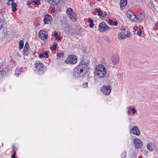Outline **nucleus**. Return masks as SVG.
<instances>
[{
  "instance_id": "f257e3e1",
  "label": "nucleus",
  "mask_w": 158,
  "mask_h": 158,
  "mask_svg": "<svg viewBox=\"0 0 158 158\" xmlns=\"http://www.w3.org/2000/svg\"><path fill=\"white\" fill-rule=\"evenodd\" d=\"M89 62L85 60H81L79 64L74 68L72 73V77L75 79L82 77L85 75Z\"/></svg>"
},
{
  "instance_id": "f03ea898",
  "label": "nucleus",
  "mask_w": 158,
  "mask_h": 158,
  "mask_svg": "<svg viewBox=\"0 0 158 158\" xmlns=\"http://www.w3.org/2000/svg\"><path fill=\"white\" fill-rule=\"evenodd\" d=\"M106 68L101 64H98L96 66L95 71L94 72L95 75L100 78H103L106 76Z\"/></svg>"
},
{
  "instance_id": "7ed1b4c3",
  "label": "nucleus",
  "mask_w": 158,
  "mask_h": 158,
  "mask_svg": "<svg viewBox=\"0 0 158 158\" xmlns=\"http://www.w3.org/2000/svg\"><path fill=\"white\" fill-rule=\"evenodd\" d=\"M9 66H6L4 65V63L1 64L0 65V81H1L3 77H5L6 75V72L10 71L11 70V68H8Z\"/></svg>"
},
{
  "instance_id": "20e7f679",
  "label": "nucleus",
  "mask_w": 158,
  "mask_h": 158,
  "mask_svg": "<svg viewBox=\"0 0 158 158\" xmlns=\"http://www.w3.org/2000/svg\"><path fill=\"white\" fill-rule=\"evenodd\" d=\"M35 66L37 73L40 75L43 74L46 71V67L39 61L36 62Z\"/></svg>"
},
{
  "instance_id": "39448f33",
  "label": "nucleus",
  "mask_w": 158,
  "mask_h": 158,
  "mask_svg": "<svg viewBox=\"0 0 158 158\" xmlns=\"http://www.w3.org/2000/svg\"><path fill=\"white\" fill-rule=\"evenodd\" d=\"M66 13L68 16L73 21L75 22L77 20L76 14L70 8H67L66 10Z\"/></svg>"
},
{
  "instance_id": "423d86ee",
  "label": "nucleus",
  "mask_w": 158,
  "mask_h": 158,
  "mask_svg": "<svg viewBox=\"0 0 158 158\" xmlns=\"http://www.w3.org/2000/svg\"><path fill=\"white\" fill-rule=\"evenodd\" d=\"M77 61V57L74 55L69 56L68 58L65 61V62L67 64H73L76 63Z\"/></svg>"
},
{
  "instance_id": "0eeeda50",
  "label": "nucleus",
  "mask_w": 158,
  "mask_h": 158,
  "mask_svg": "<svg viewBox=\"0 0 158 158\" xmlns=\"http://www.w3.org/2000/svg\"><path fill=\"white\" fill-rule=\"evenodd\" d=\"M100 90L104 94L108 95L110 94L111 91V86L109 85L107 86L103 85Z\"/></svg>"
},
{
  "instance_id": "6e6552de",
  "label": "nucleus",
  "mask_w": 158,
  "mask_h": 158,
  "mask_svg": "<svg viewBox=\"0 0 158 158\" xmlns=\"http://www.w3.org/2000/svg\"><path fill=\"white\" fill-rule=\"evenodd\" d=\"M127 16L131 20L134 22L137 21L136 15L133 11L128 10L127 11Z\"/></svg>"
},
{
  "instance_id": "1a4fd4ad",
  "label": "nucleus",
  "mask_w": 158,
  "mask_h": 158,
  "mask_svg": "<svg viewBox=\"0 0 158 158\" xmlns=\"http://www.w3.org/2000/svg\"><path fill=\"white\" fill-rule=\"evenodd\" d=\"M98 29L100 31L103 32L107 31L109 28L106 23L105 22H102L100 23Z\"/></svg>"
},
{
  "instance_id": "9d476101",
  "label": "nucleus",
  "mask_w": 158,
  "mask_h": 158,
  "mask_svg": "<svg viewBox=\"0 0 158 158\" xmlns=\"http://www.w3.org/2000/svg\"><path fill=\"white\" fill-rule=\"evenodd\" d=\"M39 35L40 39L43 40L46 39L48 37L47 32L46 31L43 30L40 31Z\"/></svg>"
},
{
  "instance_id": "9b49d317",
  "label": "nucleus",
  "mask_w": 158,
  "mask_h": 158,
  "mask_svg": "<svg viewBox=\"0 0 158 158\" xmlns=\"http://www.w3.org/2000/svg\"><path fill=\"white\" fill-rule=\"evenodd\" d=\"M135 147L136 148H141L142 146V141L139 139L135 138L134 140Z\"/></svg>"
},
{
  "instance_id": "f8f14e48",
  "label": "nucleus",
  "mask_w": 158,
  "mask_h": 158,
  "mask_svg": "<svg viewBox=\"0 0 158 158\" xmlns=\"http://www.w3.org/2000/svg\"><path fill=\"white\" fill-rule=\"evenodd\" d=\"M52 18L51 15L46 14L44 15V21L45 24H48L51 23V19Z\"/></svg>"
},
{
  "instance_id": "ddd939ff",
  "label": "nucleus",
  "mask_w": 158,
  "mask_h": 158,
  "mask_svg": "<svg viewBox=\"0 0 158 158\" xmlns=\"http://www.w3.org/2000/svg\"><path fill=\"white\" fill-rule=\"evenodd\" d=\"M130 133H132L133 134L137 135H139L140 134L139 129L138 127L136 126L131 128L130 131Z\"/></svg>"
},
{
  "instance_id": "4468645a",
  "label": "nucleus",
  "mask_w": 158,
  "mask_h": 158,
  "mask_svg": "<svg viewBox=\"0 0 158 158\" xmlns=\"http://www.w3.org/2000/svg\"><path fill=\"white\" fill-rule=\"evenodd\" d=\"M127 32V34H125V32H120L118 34V38H120L121 39H123L126 37H129L130 35V32Z\"/></svg>"
},
{
  "instance_id": "2eb2a0df",
  "label": "nucleus",
  "mask_w": 158,
  "mask_h": 158,
  "mask_svg": "<svg viewBox=\"0 0 158 158\" xmlns=\"http://www.w3.org/2000/svg\"><path fill=\"white\" fill-rule=\"evenodd\" d=\"M7 34L6 30L5 27H3L2 30H0V39H3Z\"/></svg>"
},
{
  "instance_id": "dca6fc26",
  "label": "nucleus",
  "mask_w": 158,
  "mask_h": 158,
  "mask_svg": "<svg viewBox=\"0 0 158 158\" xmlns=\"http://www.w3.org/2000/svg\"><path fill=\"white\" fill-rule=\"evenodd\" d=\"M136 17L137 21H141L144 18V15L143 13L141 12L139 13V14H138L136 16Z\"/></svg>"
},
{
  "instance_id": "f3484780",
  "label": "nucleus",
  "mask_w": 158,
  "mask_h": 158,
  "mask_svg": "<svg viewBox=\"0 0 158 158\" xmlns=\"http://www.w3.org/2000/svg\"><path fill=\"white\" fill-rule=\"evenodd\" d=\"M23 69L22 68L17 69L15 71L14 75L16 77H18L20 75Z\"/></svg>"
},
{
  "instance_id": "a211bd4d",
  "label": "nucleus",
  "mask_w": 158,
  "mask_h": 158,
  "mask_svg": "<svg viewBox=\"0 0 158 158\" xmlns=\"http://www.w3.org/2000/svg\"><path fill=\"white\" fill-rule=\"evenodd\" d=\"M29 48V47H24L23 51V53L24 56H28L29 52L28 48Z\"/></svg>"
},
{
  "instance_id": "6ab92c4d",
  "label": "nucleus",
  "mask_w": 158,
  "mask_h": 158,
  "mask_svg": "<svg viewBox=\"0 0 158 158\" xmlns=\"http://www.w3.org/2000/svg\"><path fill=\"white\" fill-rule=\"evenodd\" d=\"M60 0H47V2L50 4L54 6L56 5Z\"/></svg>"
},
{
  "instance_id": "aec40b11",
  "label": "nucleus",
  "mask_w": 158,
  "mask_h": 158,
  "mask_svg": "<svg viewBox=\"0 0 158 158\" xmlns=\"http://www.w3.org/2000/svg\"><path fill=\"white\" fill-rule=\"evenodd\" d=\"M147 149L150 151L152 152L154 149L153 144L152 143H148L147 145Z\"/></svg>"
},
{
  "instance_id": "412c9836",
  "label": "nucleus",
  "mask_w": 158,
  "mask_h": 158,
  "mask_svg": "<svg viewBox=\"0 0 158 158\" xmlns=\"http://www.w3.org/2000/svg\"><path fill=\"white\" fill-rule=\"evenodd\" d=\"M11 5L12 8V11L13 12H15L17 10V9L16 8L17 5L16 3L14 2H12L11 3Z\"/></svg>"
},
{
  "instance_id": "4be33fe9",
  "label": "nucleus",
  "mask_w": 158,
  "mask_h": 158,
  "mask_svg": "<svg viewBox=\"0 0 158 158\" xmlns=\"http://www.w3.org/2000/svg\"><path fill=\"white\" fill-rule=\"evenodd\" d=\"M6 23L4 20L2 18H0V30H2V28L4 27L3 26H5Z\"/></svg>"
},
{
  "instance_id": "5701e85b",
  "label": "nucleus",
  "mask_w": 158,
  "mask_h": 158,
  "mask_svg": "<svg viewBox=\"0 0 158 158\" xmlns=\"http://www.w3.org/2000/svg\"><path fill=\"white\" fill-rule=\"evenodd\" d=\"M127 0H121L120 6L121 8L125 7L127 4Z\"/></svg>"
},
{
  "instance_id": "b1692460",
  "label": "nucleus",
  "mask_w": 158,
  "mask_h": 158,
  "mask_svg": "<svg viewBox=\"0 0 158 158\" xmlns=\"http://www.w3.org/2000/svg\"><path fill=\"white\" fill-rule=\"evenodd\" d=\"M53 36L57 41H60L61 40L60 37L58 35V34L57 32H55L53 34Z\"/></svg>"
},
{
  "instance_id": "393cba45",
  "label": "nucleus",
  "mask_w": 158,
  "mask_h": 158,
  "mask_svg": "<svg viewBox=\"0 0 158 158\" xmlns=\"http://www.w3.org/2000/svg\"><path fill=\"white\" fill-rule=\"evenodd\" d=\"M24 45V42L22 40H20L19 43V48L20 50L23 48Z\"/></svg>"
},
{
  "instance_id": "a878e982",
  "label": "nucleus",
  "mask_w": 158,
  "mask_h": 158,
  "mask_svg": "<svg viewBox=\"0 0 158 158\" xmlns=\"http://www.w3.org/2000/svg\"><path fill=\"white\" fill-rule=\"evenodd\" d=\"M118 59L115 56H113L112 57V62L114 64H117L118 62Z\"/></svg>"
},
{
  "instance_id": "bb28decb",
  "label": "nucleus",
  "mask_w": 158,
  "mask_h": 158,
  "mask_svg": "<svg viewBox=\"0 0 158 158\" xmlns=\"http://www.w3.org/2000/svg\"><path fill=\"white\" fill-rule=\"evenodd\" d=\"M88 22L89 23H90V24L89 25V27L90 28H92L94 25L93 24V20L92 19L89 18L88 20Z\"/></svg>"
},
{
  "instance_id": "cd10ccee",
  "label": "nucleus",
  "mask_w": 158,
  "mask_h": 158,
  "mask_svg": "<svg viewBox=\"0 0 158 158\" xmlns=\"http://www.w3.org/2000/svg\"><path fill=\"white\" fill-rule=\"evenodd\" d=\"M31 2L33 3L35 5H39L40 4V0H38L36 1L35 0H31Z\"/></svg>"
},
{
  "instance_id": "c85d7f7f",
  "label": "nucleus",
  "mask_w": 158,
  "mask_h": 158,
  "mask_svg": "<svg viewBox=\"0 0 158 158\" xmlns=\"http://www.w3.org/2000/svg\"><path fill=\"white\" fill-rule=\"evenodd\" d=\"M57 44L56 42H54L53 44V46L51 47V49L53 50H55L57 48Z\"/></svg>"
},
{
  "instance_id": "c756f323",
  "label": "nucleus",
  "mask_w": 158,
  "mask_h": 158,
  "mask_svg": "<svg viewBox=\"0 0 158 158\" xmlns=\"http://www.w3.org/2000/svg\"><path fill=\"white\" fill-rule=\"evenodd\" d=\"M64 55L63 52H58L56 56L58 58H60L61 56H64Z\"/></svg>"
},
{
  "instance_id": "7c9ffc66",
  "label": "nucleus",
  "mask_w": 158,
  "mask_h": 158,
  "mask_svg": "<svg viewBox=\"0 0 158 158\" xmlns=\"http://www.w3.org/2000/svg\"><path fill=\"white\" fill-rule=\"evenodd\" d=\"M127 153L126 152H124L121 154V158H125L127 155Z\"/></svg>"
},
{
  "instance_id": "2f4dec72",
  "label": "nucleus",
  "mask_w": 158,
  "mask_h": 158,
  "mask_svg": "<svg viewBox=\"0 0 158 158\" xmlns=\"http://www.w3.org/2000/svg\"><path fill=\"white\" fill-rule=\"evenodd\" d=\"M139 31H138V32H137V34L138 35L140 36V35H141L142 34V32L141 31V28L140 27H139Z\"/></svg>"
},
{
  "instance_id": "473e14b6",
  "label": "nucleus",
  "mask_w": 158,
  "mask_h": 158,
  "mask_svg": "<svg viewBox=\"0 0 158 158\" xmlns=\"http://www.w3.org/2000/svg\"><path fill=\"white\" fill-rule=\"evenodd\" d=\"M44 54L45 55V56L44 57H45L47 58H48V57L49 56L48 55V52L47 51L45 52H44Z\"/></svg>"
},
{
  "instance_id": "72a5a7b5",
  "label": "nucleus",
  "mask_w": 158,
  "mask_h": 158,
  "mask_svg": "<svg viewBox=\"0 0 158 158\" xmlns=\"http://www.w3.org/2000/svg\"><path fill=\"white\" fill-rule=\"evenodd\" d=\"M82 87L83 88H86L88 87V83H85L82 85Z\"/></svg>"
},
{
  "instance_id": "f704fd0d",
  "label": "nucleus",
  "mask_w": 158,
  "mask_h": 158,
  "mask_svg": "<svg viewBox=\"0 0 158 158\" xmlns=\"http://www.w3.org/2000/svg\"><path fill=\"white\" fill-rule=\"evenodd\" d=\"M113 22L112 19H110L109 20V23L110 25H113Z\"/></svg>"
},
{
  "instance_id": "c9c22d12",
  "label": "nucleus",
  "mask_w": 158,
  "mask_h": 158,
  "mask_svg": "<svg viewBox=\"0 0 158 158\" xmlns=\"http://www.w3.org/2000/svg\"><path fill=\"white\" fill-rule=\"evenodd\" d=\"M102 14H103V12L101 10H100V11H99L98 13V15L99 16L102 15Z\"/></svg>"
},
{
  "instance_id": "e433bc0d",
  "label": "nucleus",
  "mask_w": 158,
  "mask_h": 158,
  "mask_svg": "<svg viewBox=\"0 0 158 158\" xmlns=\"http://www.w3.org/2000/svg\"><path fill=\"white\" fill-rule=\"evenodd\" d=\"M120 30L121 31H123L124 32L125 31H126V28H124V27H122L120 29Z\"/></svg>"
},
{
  "instance_id": "4c0bfd02",
  "label": "nucleus",
  "mask_w": 158,
  "mask_h": 158,
  "mask_svg": "<svg viewBox=\"0 0 158 158\" xmlns=\"http://www.w3.org/2000/svg\"><path fill=\"white\" fill-rule=\"evenodd\" d=\"M118 25V22L116 21H115L114 22H113V25L114 26H117Z\"/></svg>"
},
{
  "instance_id": "58836bf2",
  "label": "nucleus",
  "mask_w": 158,
  "mask_h": 158,
  "mask_svg": "<svg viewBox=\"0 0 158 158\" xmlns=\"http://www.w3.org/2000/svg\"><path fill=\"white\" fill-rule=\"evenodd\" d=\"M39 56L40 58H42L44 57V55L43 54L40 53L39 54Z\"/></svg>"
},
{
  "instance_id": "ea45409f",
  "label": "nucleus",
  "mask_w": 158,
  "mask_h": 158,
  "mask_svg": "<svg viewBox=\"0 0 158 158\" xmlns=\"http://www.w3.org/2000/svg\"><path fill=\"white\" fill-rule=\"evenodd\" d=\"M15 158V153L14 152L11 156V158Z\"/></svg>"
},
{
  "instance_id": "a19ab883",
  "label": "nucleus",
  "mask_w": 158,
  "mask_h": 158,
  "mask_svg": "<svg viewBox=\"0 0 158 158\" xmlns=\"http://www.w3.org/2000/svg\"><path fill=\"white\" fill-rule=\"evenodd\" d=\"M24 47H29V43H28V42H26L25 43Z\"/></svg>"
},
{
  "instance_id": "79ce46f5",
  "label": "nucleus",
  "mask_w": 158,
  "mask_h": 158,
  "mask_svg": "<svg viewBox=\"0 0 158 158\" xmlns=\"http://www.w3.org/2000/svg\"><path fill=\"white\" fill-rule=\"evenodd\" d=\"M136 112V110L135 109H132V112L133 114H135Z\"/></svg>"
},
{
  "instance_id": "37998d69",
  "label": "nucleus",
  "mask_w": 158,
  "mask_h": 158,
  "mask_svg": "<svg viewBox=\"0 0 158 158\" xmlns=\"http://www.w3.org/2000/svg\"><path fill=\"white\" fill-rule=\"evenodd\" d=\"M100 10L98 8H96L95 9V11L98 13L99 11H100Z\"/></svg>"
},
{
  "instance_id": "c03bdc74",
  "label": "nucleus",
  "mask_w": 158,
  "mask_h": 158,
  "mask_svg": "<svg viewBox=\"0 0 158 158\" xmlns=\"http://www.w3.org/2000/svg\"><path fill=\"white\" fill-rule=\"evenodd\" d=\"M55 11V9L54 8H52L51 10V11L52 13H54Z\"/></svg>"
},
{
  "instance_id": "a18cd8bd",
  "label": "nucleus",
  "mask_w": 158,
  "mask_h": 158,
  "mask_svg": "<svg viewBox=\"0 0 158 158\" xmlns=\"http://www.w3.org/2000/svg\"><path fill=\"white\" fill-rule=\"evenodd\" d=\"M131 109L129 108L127 110V113L129 114H130L131 113Z\"/></svg>"
},
{
  "instance_id": "49530a36",
  "label": "nucleus",
  "mask_w": 158,
  "mask_h": 158,
  "mask_svg": "<svg viewBox=\"0 0 158 158\" xmlns=\"http://www.w3.org/2000/svg\"><path fill=\"white\" fill-rule=\"evenodd\" d=\"M138 28L136 27H135L134 28H133V29L135 31H138Z\"/></svg>"
},
{
  "instance_id": "de8ad7c7",
  "label": "nucleus",
  "mask_w": 158,
  "mask_h": 158,
  "mask_svg": "<svg viewBox=\"0 0 158 158\" xmlns=\"http://www.w3.org/2000/svg\"><path fill=\"white\" fill-rule=\"evenodd\" d=\"M32 3V2H31H31H28L27 3V5L29 6V5H31V4Z\"/></svg>"
},
{
  "instance_id": "09e8293b",
  "label": "nucleus",
  "mask_w": 158,
  "mask_h": 158,
  "mask_svg": "<svg viewBox=\"0 0 158 158\" xmlns=\"http://www.w3.org/2000/svg\"><path fill=\"white\" fill-rule=\"evenodd\" d=\"M7 5L9 6L10 5H11V3H10V2H7Z\"/></svg>"
},
{
  "instance_id": "8fccbe9b",
  "label": "nucleus",
  "mask_w": 158,
  "mask_h": 158,
  "mask_svg": "<svg viewBox=\"0 0 158 158\" xmlns=\"http://www.w3.org/2000/svg\"><path fill=\"white\" fill-rule=\"evenodd\" d=\"M127 32H130L129 31H125L124 32H125V34H127Z\"/></svg>"
},
{
  "instance_id": "3c124183",
  "label": "nucleus",
  "mask_w": 158,
  "mask_h": 158,
  "mask_svg": "<svg viewBox=\"0 0 158 158\" xmlns=\"http://www.w3.org/2000/svg\"><path fill=\"white\" fill-rule=\"evenodd\" d=\"M139 3L141 2L142 0H136Z\"/></svg>"
},
{
  "instance_id": "603ef678",
  "label": "nucleus",
  "mask_w": 158,
  "mask_h": 158,
  "mask_svg": "<svg viewBox=\"0 0 158 158\" xmlns=\"http://www.w3.org/2000/svg\"><path fill=\"white\" fill-rule=\"evenodd\" d=\"M12 148V149H13V151H14V148H15V147L14 145H13Z\"/></svg>"
},
{
  "instance_id": "864d4df0",
  "label": "nucleus",
  "mask_w": 158,
  "mask_h": 158,
  "mask_svg": "<svg viewBox=\"0 0 158 158\" xmlns=\"http://www.w3.org/2000/svg\"><path fill=\"white\" fill-rule=\"evenodd\" d=\"M8 1H11L12 2H14V0H7Z\"/></svg>"
},
{
  "instance_id": "5fc2aeb1",
  "label": "nucleus",
  "mask_w": 158,
  "mask_h": 158,
  "mask_svg": "<svg viewBox=\"0 0 158 158\" xmlns=\"http://www.w3.org/2000/svg\"><path fill=\"white\" fill-rule=\"evenodd\" d=\"M139 158H143V156H139Z\"/></svg>"
},
{
  "instance_id": "6e6d98bb",
  "label": "nucleus",
  "mask_w": 158,
  "mask_h": 158,
  "mask_svg": "<svg viewBox=\"0 0 158 158\" xmlns=\"http://www.w3.org/2000/svg\"><path fill=\"white\" fill-rule=\"evenodd\" d=\"M150 4H151V5H153V4L152 3H149V5H150Z\"/></svg>"
},
{
  "instance_id": "4d7b16f0",
  "label": "nucleus",
  "mask_w": 158,
  "mask_h": 158,
  "mask_svg": "<svg viewBox=\"0 0 158 158\" xmlns=\"http://www.w3.org/2000/svg\"><path fill=\"white\" fill-rule=\"evenodd\" d=\"M156 26L158 27V21H157V23L156 24Z\"/></svg>"
},
{
  "instance_id": "13d9d810",
  "label": "nucleus",
  "mask_w": 158,
  "mask_h": 158,
  "mask_svg": "<svg viewBox=\"0 0 158 158\" xmlns=\"http://www.w3.org/2000/svg\"><path fill=\"white\" fill-rule=\"evenodd\" d=\"M2 146L3 145V143H2Z\"/></svg>"
}]
</instances>
